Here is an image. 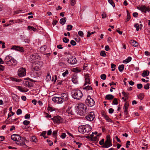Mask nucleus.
Listing matches in <instances>:
<instances>
[{"mask_svg":"<svg viewBox=\"0 0 150 150\" xmlns=\"http://www.w3.org/2000/svg\"><path fill=\"white\" fill-rule=\"evenodd\" d=\"M91 129V127L88 125L80 126L78 127V131L85 134H87Z\"/></svg>","mask_w":150,"mask_h":150,"instance_id":"obj_1","label":"nucleus"},{"mask_svg":"<svg viewBox=\"0 0 150 150\" xmlns=\"http://www.w3.org/2000/svg\"><path fill=\"white\" fill-rule=\"evenodd\" d=\"M71 94L72 97L78 100H80L83 96L82 92L78 89L72 90Z\"/></svg>","mask_w":150,"mask_h":150,"instance_id":"obj_2","label":"nucleus"},{"mask_svg":"<svg viewBox=\"0 0 150 150\" xmlns=\"http://www.w3.org/2000/svg\"><path fill=\"white\" fill-rule=\"evenodd\" d=\"M77 107L78 110V114L81 116L84 115L86 112V106L82 103H79L77 106Z\"/></svg>","mask_w":150,"mask_h":150,"instance_id":"obj_3","label":"nucleus"},{"mask_svg":"<svg viewBox=\"0 0 150 150\" xmlns=\"http://www.w3.org/2000/svg\"><path fill=\"white\" fill-rule=\"evenodd\" d=\"M4 60V63L9 66L15 65L17 64V61L9 55L6 56Z\"/></svg>","mask_w":150,"mask_h":150,"instance_id":"obj_4","label":"nucleus"},{"mask_svg":"<svg viewBox=\"0 0 150 150\" xmlns=\"http://www.w3.org/2000/svg\"><path fill=\"white\" fill-rule=\"evenodd\" d=\"M86 104L89 106L92 107L93 106L95 103L94 100L91 98L90 96H88L85 101Z\"/></svg>","mask_w":150,"mask_h":150,"instance_id":"obj_5","label":"nucleus"},{"mask_svg":"<svg viewBox=\"0 0 150 150\" xmlns=\"http://www.w3.org/2000/svg\"><path fill=\"white\" fill-rule=\"evenodd\" d=\"M34 64H35V65L34 66L33 69L35 71H38L39 69L41 68L43 64L42 62L41 61H35V63H34Z\"/></svg>","mask_w":150,"mask_h":150,"instance_id":"obj_6","label":"nucleus"},{"mask_svg":"<svg viewBox=\"0 0 150 150\" xmlns=\"http://www.w3.org/2000/svg\"><path fill=\"white\" fill-rule=\"evenodd\" d=\"M26 71L25 68L23 67L21 68L18 70V75L20 77H23L25 76Z\"/></svg>","mask_w":150,"mask_h":150,"instance_id":"obj_7","label":"nucleus"},{"mask_svg":"<svg viewBox=\"0 0 150 150\" xmlns=\"http://www.w3.org/2000/svg\"><path fill=\"white\" fill-rule=\"evenodd\" d=\"M25 139L24 138L21 137L19 135L16 141L17 144L19 145H22L25 144Z\"/></svg>","mask_w":150,"mask_h":150,"instance_id":"obj_8","label":"nucleus"},{"mask_svg":"<svg viewBox=\"0 0 150 150\" xmlns=\"http://www.w3.org/2000/svg\"><path fill=\"white\" fill-rule=\"evenodd\" d=\"M52 100L53 101L58 103H62L64 102L62 98L60 97H54L52 98Z\"/></svg>","mask_w":150,"mask_h":150,"instance_id":"obj_9","label":"nucleus"},{"mask_svg":"<svg viewBox=\"0 0 150 150\" xmlns=\"http://www.w3.org/2000/svg\"><path fill=\"white\" fill-rule=\"evenodd\" d=\"M95 117V115L94 113L92 112H90L88 115L86 116V118L88 121H91L93 120Z\"/></svg>","mask_w":150,"mask_h":150,"instance_id":"obj_10","label":"nucleus"},{"mask_svg":"<svg viewBox=\"0 0 150 150\" xmlns=\"http://www.w3.org/2000/svg\"><path fill=\"white\" fill-rule=\"evenodd\" d=\"M67 62L69 64H76L77 62V60L74 57H72L69 58L67 60Z\"/></svg>","mask_w":150,"mask_h":150,"instance_id":"obj_11","label":"nucleus"},{"mask_svg":"<svg viewBox=\"0 0 150 150\" xmlns=\"http://www.w3.org/2000/svg\"><path fill=\"white\" fill-rule=\"evenodd\" d=\"M52 119L54 123H60L62 122V118L60 117H54Z\"/></svg>","mask_w":150,"mask_h":150,"instance_id":"obj_12","label":"nucleus"},{"mask_svg":"<svg viewBox=\"0 0 150 150\" xmlns=\"http://www.w3.org/2000/svg\"><path fill=\"white\" fill-rule=\"evenodd\" d=\"M139 9L142 12L145 13H146L147 12H149L150 11V9L149 7L143 6H141Z\"/></svg>","mask_w":150,"mask_h":150,"instance_id":"obj_13","label":"nucleus"},{"mask_svg":"<svg viewBox=\"0 0 150 150\" xmlns=\"http://www.w3.org/2000/svg\"><path fill=\"white\" fill-rule=\"evenodd\" d=\"M37 58L35 55L32 54L29 58V61L31 63H35V60Z\"/></svg>","mask_w":150,"mask_h":150,"instance_id":"obj_14","label":"nucleus"},{"mask_svg":"<svg viewBox=\"0 0 150 150\" xmlns=\"http://www.w3.org/2000/svg\"><path fill=\"white\" fill-rule=\"evenodd\" d=\"M112 146L111 141H105V144L102 146L103 148H108Z\"/></svg>","mask_w":150,"mask_h":150,"instance_id":"obj_15","label":"nucleus"},{"mask_svg":"<svg viewBox=\"0 0 150 150\" xmlns=\"http://www.w3.org/2000/svg\"><path fill=\"white\" fill-rule=\"evenodd\" d=\"M78 77L76 75L74 74L72 78V81L74 83H77L78 82Z\"/></svg>","mask_w":150,"mask_h":150,"instance_id":"obj_16","label":"nucleus"},{"mask_svg":"<svg viewBox=\"0 0 150 150\" xmlns=\"http://www.w3.org/2000/svg\"><path fill=\"white\" fill-rule=\"evenodd\" d=\"M85 83L84 84V86H86L87 84H89L90 83V79H89V76H88V75L86 74L85 75Z\"/></svg>","mask_w":150,"mask_h":150,"instance_id":"obj_17","label":"nucleus"},{"mask_svg":"<svg viewBox=\"0 0 150 150\" xmlns=\"http://www.w3.org/2000/svg\"><path fill=\"white\" fill-rule=\"evenodd\" d=\"M11 96L13 101L16 102L18 101L19 98L17 95L14 93H12Z\"/></svg>","mask_w":150,"mask_h":150,"instance_id":"obj_18","label":"nucleus"},{"mask_svg":"<svg viewBox=\"0 0 150 150\" xmlns=\"http://www.w3.org/2000/svg\"><path fill=\"white\" fill-rule=\"evenodd\" d=\"M68 95L67 93H63L61 94V97L64 100H67L68 99Z\"/></svg>","mask_w":150,"mask_h":150,"instance_id":"obj_19","label":"nucleus"},{"mask_svg":"<svg viewBox=\"0 0 150 150\" xmlns=\"http://www.w3.org/2000/svg\"><path fill=\"white\" fill-rule=\"evenodd\" d=\"M18 136L17 134H13L11 136V138L12 140L16 142Z\"/></svg>","mask_w":150,"mask_h":150,"instance_id":"obj_20","label":"nucleus"},{"mask_svg":"<svg viewBox=\"0 0 150 150\" xmlns=\"http://www.w3.org/2000/svg\"><path fill=\"white\" fill-rule=\"evenodd\" d=\"M130 42L132 45L134 47H137L138 45V43L136 41L134 40H131L130 41Z\"/></svg>","mask_w":150,"mask_h":150,"instance_id":"obj_21","label":"nucleus"},{"mask_svg":"<svg viewBox=\"0 0 150 150\" xmlns=\"http://www.w3.org/2000/svg\"><path fill=\"white\" fill-rule=\"evenodd\" d=\"M18 89L21 92H26L28 91V89H27L25 88H23L21 86H18Z\"/></svg>","mask_w":150,"mask_h":150,"instance_id":"obj_22","label":"nucleus"},{"mask_svg":"<svg viewBox=\"0 0 150 150\" xmlns=\"http://www.w3.org/2000/svg\"><path fill=\"white\" fill-rule=\"evenodd\" d=\"M114 98V96L112 95L111 94H108L105 97V99L108 100H110Z\"/></svg>","mask_w":150,"mask_h":150,"instance_id":"obj_23","label":"nucleus"},{"mask_svg":"<svg viewBox=\"0 0 150 150\" xmlns=\"http://www.w3.org/2000/svg\"><path fill=\"white\" fill-rule=\"evenodd\" d=\"M149 72L148 71H144L142 74V76L143 77L146 76L149 74Z\"/></svg>","mask_w":150,"mask_h":150,"instance_id":"obj_24","label":"nucleus"},{"mask_svg":"<svg viewBox=\"0 0 150 150\" xmlns=\"http://www.w3.org/2000/svg\"><path fill=\"white\" fill-rule=\"evenodd\" d=\"M26 86L29 87H31L33 86V84L32 83L28 81H26L25 82Z\"/></svg>","mask_w":150,"mask_h":150,"instance_id":"obj_25","label":"nucleus"},{"mask_svg":"<svg viewBox=\"0 0 150 150\" xmlns=\"http://www.w3.org/2000/svg\"><path fill=\"white\" fill-rule=\"evenodd\" d=\"M67 19L65 17L62 18L61 19L60 21V23L62 25H64L65 24V23Z\"/></svg>","mask_w":150,"mask_h":150,"instance_id":"obj_26","label":"nucleus"},{"mask_svg":"<svg viewBox=\"0 0 150 150\" xmlns=\"http://www.w3.org/2000/svg\"><path fill=\"white\" fill-rule=\"evenodd\" d=\"M132 59V58L130 57H128L127 59L124 60L123 61V62L125 63H127L129 62Z\"/></svg>","mask_w":150,"mask_h":150,"instance_id":"obj_27","label":"nucleus"},{"mask_svg":"<svg viewBox=\"0 0 150 150\" xmlns=\"http://www.w3.org/2000/svg\"><path fill=\"white\" fill-rule=\"evenodd\" d=\"M10 80L13 81H15L17 82H19L21 81V80L17 79L16 78H14L13 77H10Z\"/></svg>","mask_w":150,"mask_h":150,"instance_id":"obj_28","label":"nucleus"},{"mask_svg":"<svg viewBox=\"0 0 150 150\" xmlns=\"http://www.w3.org/2000/svg\"><path fill=\"white\" fill-rule=\"evenodd\" d=\"M47 48L46 45L42 46L40 48V50L41 52H43L46 50Z\"/></svg>","mask_w":150,"mask_h":150,"instance_id":"obj_29","label":"nucleus"},{"mask_svg":"<svg viewBox=\"0 0 150 150\" xmlns=\"http://www.w3.org/2000/svg\"><path fill=\"white\" fill-rule=\"evenodd\" d=\"M124 69V65L123 64H122L119 66L118 67V69L120 71H122Z\"/></svg>","mask_w":150,"mask_h":150,"instance_id":"obj_30","label":"nucleus"},{"mask_svg":"<svg viewBox=\"0 0 150 150\" xmlns=\"http://www.w3.org/2000/svg\"><path fill=\"white\" fill-rule=\"evenodd\" d=\"M83 89H85L86 90H92V88L91 86H87L84 88H83Z\"/></svg>","mask_w":150,"mask_h":150,"instance_id":"obj_31","label":"nucleus"},{"mask_svg":"<svg viewBox=\"0 0 150 150\" xmlns=\"http://www.w3.org/2000/svg\"><path fill=\"white\" fill-rule=\"evenodd\" d=\"M20 48V47L17 46H13V47L11 48V49H13L19 51Z\"/></svg>","mask_w":150,"mask_h":150,"instance_id":"obj_32","label":"nucleus"},{"mask_svg":"<svg viewBox=\"0 0 150 150\" xmlns=\"http://www.w3.org/2000/svg\"><path fill=\"white\" fill-rule=\"evenodd\" d=\"M51 78L50 75L48 74L47 75L45 80L47 81H49L51 80Z\"/></svg>","mask_w":150,"mask_h":150,"instance_id":"obj_33","label":"nucleus"},{"mask_svg":"<svg viewBox=\"0 0 150 150\" xmlns=\"http://www.w3.org/2000/svg\"><path fill=\"white\" fill-rule=\"evenodd\" d=\"M129 105V104L127 102H126L124 106L123 109H127L128 108Z\"/></svg>","mask_w":150,"mask_h":150,"instance_id":"obj_34","label":"nucleus"},{"mask_svg":"<svg viewBox=\"0 0 150 150\" xmlns=\"http://www.w3.org/2000/svg\"><path fill=\"white\" fill-rule=\"evenodd\" d=\"M144 95L143 93L140 94L138 96V97L139 99L141 100L143 99L144 98Z\"/></svg>","mask_w":150,"mask_h":150,"instance_id":"obj_35","label":"nucleus"},{"mask_svg":"<svg viewBox=\"0 0 150 150\" xmlns=\"http://www.w3.org/2000/svg\"><path fill=\"white\" fill-rule=\"evenodd\" d=\"M73 26L72 25H67V29L68 31H70L72 29Z\"/></svg>","mask_w":150,"mask_h":150,"instance_id":"obj_36","label":"nucleus"},{"mask_svg":"<svg viewBox=\"0 0 150 150\" xmlns=\"http://www.w3.org/2000/svg\"><path fill=\"white\" fill-rule=\"evenodd\" d=\"M109 3L113 7H115V4L113 1L112 0H108Z\"/></svg>","mask_w":150,"mask_h":150,"instance_id":"obj_37","label":"nucleus"},{"mask_svg":"<svg viewBox=\"0 0 150 150\" xmlns=\"http://www.w3.org/2000/svg\"><path fill=\"white\" fill-rule=\"evenodd\" d=\"M57 131L56 130L52 132V135H53V137H55V138H56L57 136Z\"/></svg>","mask_w":150,"mask_h":150,"instance_id":"obj_38","label":"nucleus"},{"mask_svg":"<svg viewBox=\"0 0 150 150\" xmlns=\"http://www.w3.org/2000/svg\"><path fill=\"white\" fill-rule=\"evenodd\" d=\"M67 112L68 114H70L71 115L73 114V112L71 110V108H68L67 110Z\"/></svg>","mask_w":150,"mask_h":150,"instance_id":"obj_39","label":"nucleus"},{"mask_svg":"<svg viewBox=\"0 0 150 150\" xmlns=\"http://www.w3.org/2000/svg\"><path fill=\"white\" fill-rule=\"evenodd\" d=\"M100 55L101 56L105 57L106 56L105 52L104 51H101L100 52Z\"/></svg>","mask_w":150,"mask_h":150,"instance_id":"obj_40","label":"nucleus"},{"mask_svg":"<svg viewBox=\"0 0 150 150\" xmlns=\"http://www.w3.org/2000/svg\"><path fill=\"white\" fill-rule=\"evenodd\" d=\"M33 72V77H37L39 76V75L38 74L37 71Z\"/></svg>","mask_w":150,"mask_h":150,"instance_id":"obj_41","label":"nucleus"},{"mask_svg":"<svg viewBox=\"0 0 150 150\" xmlns=\"http://www.w3.org/2000/svg\"><path fill=\"white\" fill-rule=\"evenodd\" d=\"M127 22L129 21L131 18L130 14L129 13L128 11H127Z\"/></svg>","mask_w":150,"mask_h":150,"instance_id":"obj_42","label":"nucleus"},{"mask_svg":"<svg viewBox=\"0 0 150 150\" xmlns=\"http://www.w3.org/2000/svg\"><path fill=\"white\" fill-rule=\"evenodd\" d=\"M31 141L35 142H37V138L35 136H33L32 137L31 139Z\"/></svg>","mask_w":150,"mask_h":150,"instance_id":"obj_43","label":"nucleus"},{"mask_svg":"<svg viewBox=\"0 0 150 150\" xmlns=\"http://www.w3.org/2000/svg\"><path fill=\"white\" fill-rule=\"evenodd\" d=\"M134 26L136 28V30L138 31L139 29V27L140 26L139 25L138 23H136L134 24Z\"/></svg>","mask_w":150,"mask_h":150,"instance_id":"obj_44","label":"nucleus"},{"mask_svg":"<svg viewBox=\"0 0 150 150\" xmlns=\"http://www.w3.org/2000/svg\"><path fill=\"white\" fill-rule=\"evenodd\" d=\"M116 67V65L114 64H111V68L112 69V71H114L115 70V67Z\"/></svg>","mask_w":150,"mask_h":150,"instance_id":"obj_45","label":"nucleus"},{"mask_svg":"<svg viewBox=\"0 0 150 150\" xmlns=\"http://www.w3.org/2000/svg\"><path fill=\"white\" fill-rule=\"evenodd\" d=\"M63 40L64 42L67 43L69 42V40L67 38L64 37L63 38Z\"/></svg>","mask_w":150,"mask_h":150,"instance_id":"obj_46","label":"nucleus"},{"mask_svg":"<svg viewBox=\"0 0 150 150\" xmlns=\"http://www.w3.org/2000/svg\"><path fill=\"white\" fill-rule=\"evenodd\" d=\"M22 111L21 109H18L16 112V113L18 115H19L22 113Z\"/></svg>","mask_w":150,"mask_h":150,"instance_id":"obj_47","label":"nucleus"},{"mask_svg":"<svg viewBox=\"0 0 150 150\" xmlns=\"http://www.w3.org/2000/svg\"><path fill=\"white\" fill-rule=\"evenodd\" d=\"M73 71L74 72H79L81 71V70L77 68H76L74 69Z\"/></svg>","mask_w":150,"mask_h":150,"instance_id":"obj_48","label":"nucleus"},{"mask_svg":"<svg viewBox=\"0 0 150 150\" xmlns=\"http://www.w3.org/2000/svg\"><path fill=\"white\" fill-rule=\"evenodd\" d=\"M144 89L147 90L149 88V83H147L146 85H145L144 87Z\"/></svg>","mask_w":150,"mask_h":150,"instance_id":"obj_49","label":"nucleus"},{"mask_svg":"<svg viewBox=\"0 0 150 150\" xmlns=\"http://www.w3.org/2000/svg\"><path fill=\"white\" fill-rule=\"evenodd\" d=\"M101 78L103 80H105L106 78V76L105 74H103L101 75Z\"/></svg>","mask_w":150,"mask_h":150,"instance_id":"obj_50","label":"nucleus"},{"mask_svg":"<svg viewBox=\"0 0 150 150\" xmlns=\"http://www.w3.org/2000/svg\"><path fill=\"white\" fill-rule=\"evenodd\" d=\"M68 73H69V72H68V70H66L65 71V72H64L62 74V76L64 77H65L66 76V75L68 74Z\"/></svg>","mask_w":150,"mask_h":150,"instance_id":"obj_51","label":"nucleus"},{"mask_svg":"<svg viewBox=\"0 0 150 150\" xmlns=\"http://www.w3.org/2000/svg\"><path fill=\"white\" fill-rule=\"evenodd\" d=\"M104 139H102L101 141L99 142V144L100 145H102L105 144L104 143Z\"/></svg>","mask_w":150,"mask_h":150,"instance_id":"obj_52","label":"nucleus"},{"mask_svg":"<svg viewBox=\"0 0 150 150\" xmlns=\"http://www.w3.org/2000/svg\"><path fill=\"white\" fill-rule=\"evenodd\" d=\"M30 121L28 120H25L23 121V123L25 125H28L30 123Z\"/></svg>","mask_w":150,"mask_h":150,"instance_id":"obj_53","label":"nucleus"},{"mask_svg":"<svg viewBox=\"0 0 150 150\" xmlns=\"http://www.w3.org/2000/svg\"><path fill=\"white\" fill-rule=\"evenodd\" d=\"M74 142H75L76 144L78 145V148H79L81 147V145L82 144L81 143L76 142V141H74Z\"/></svg>","mask_w":150,"mask_h":150,"instance_id":"obj_54","label":"nucleus"},{"mask_svg":"<svg viewBox=\"0 0 150 150\" xmlns=\"http://www.w3.org/2000/svg\"><path fill=\"white\" fill-rule=\"evenodd\" d=\"M30 117V115L28 114H26L25 116V118L26 119H28Z\"/></svg>","mask_w":150,"mask_h":150,"instance_id":"obj_55","label":"nucleus"},{"mask_svg":"<svg viewBox=\"0 0 150 150\" xmlns=\"http://www.w3.org/2000/svg\"><path fill=\"white\" fill-rule=\"evenodd\" d=\"M104 118H105V119L107 120H108L109 121H110V122L111 121V120L110 119L109 117H108L106 115H104Z\"/></svg>","mask_w":150,"mask_h":150,"instance_id":"obj_56","label":"nucleus"},{"mask_svg":"<svg viewBox=\"0 0 150 150\" xmlns=\"http://www.w3.org/2000/svg\"><path fill=\"white\" fill-rule=\"evenodd\" d=\"M113 102L115 105H117L118 104V102L117 98H114Z\"/></svg>","mask_w":150,"mask_h":150,"instance_id":"obj_57","label":"nucleus"},{"mask_svg":"<svg viewBox=\"0 0 150 150\" xmlns=\"http://www.w3.org/2000/svg\"><path fill=\"white\" fill-rule=\"evenodd\" d=\"M137 88L138 89H141L143 87L141 83H139L137 84Z\"/></svg>","mask_w":150,"mask_h":150,"instance_id":"obj_58","label":"nucleus"},{"mask_svg":"<svg viewBox=\"0 0 150 150\" xmlns=\"http://www.w3.org/2000/svg\"><path fill=\"white\" fill-rule=\"evenodd\" d=\"M70 43L73 46H74L76 45V42L73 40H71Z\"/></svg>","mask_w":150,"mask_h":150,"instance_id":"obj_59","label":"nucleus"},{"mask_svg":"<svg viewBox=\"0 0 150 150\" xmlns=\"http://www.w3.org/2000/svg\"><path fill=\"white\" fill-rule=\"evenodd\" d=\"M47 142L49 143V144L50 146H52L53 144V143L49 139H47Z\"/></svg>","mask_w":150,"mask_h":150,"instance_id":"obj_60","label":"nucleus"},{"mask_svg":"<svg viewBox=\"0 0 150 150\" xmlns=\"http://www.w3.org/2000/svg\"><path fill=\"white\" fill-rule=\"evenodd\" d=\"M71 5L74 6L76 4L75 0H70Z\"/></svg>","mask_w":150,"mask_h":150,"instance_id":"obj_61","label":"nucleus"},{"mask_svg":"<svg viewBox=\"0 0 150 150\" xmlns=\"http://www.w3.org/2000/svg\"><path fill=\"white\" fill-rule=\"evenodd\" d=\"M47 110L48 111L50 112H51L54 110V109H53V108L51 107H49L47 108Z\"/></svg>","mask_w":150,"mask_h":150,"instance_id":"obj_62","label":"nucleus"},{"mask_svg":"<svg viewBox=\"0 0 150 150\" xmlns=\"http://www.w3.org/2000/svg\"><path fill=\"white\" fill-rule=\"evenodd\" d=\"M47 132L46 131H43L40 134V136L44 137L46 134Z\"/></svg>","mask_w":150,"mask_h":150,"instance_id":"obj_63","label":"nucleus"},{"mask_svg":"<svg viewBox=\"0 0 150 150\" xmlns=\"http://www.w3.org/2000/svg\"><path fill=\"white\" fill-rule=\"evenodd\" d=\"M78 34L79 36L81 37H83V32L82 31H79L78 32Z\"/></svg>","mask_w":150,"mask_h":150,"instance_id":"obj_64","label":"nucleus"}]
</instances>
